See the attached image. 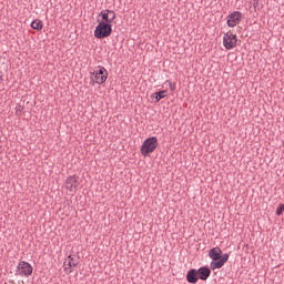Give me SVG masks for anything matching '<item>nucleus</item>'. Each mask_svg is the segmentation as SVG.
Returning <instances> with one entry per match:
<instances>
[{
    "label": "nucleus",
    "instance_id": "f257e3e1",
    "mask_svg": "<svg viewBox=\"0 0 284 284\" xmlns=\"http://www.w3.org/2000/svg\"><path fill=\"white\" fill-rule=\"evenodd\" d=\"M156 148H159V139L151 136L143 141L140 152L142 156H148V154H152Z\"/></svg>",
    "mask_w": 284,
    "mask_h": 284
},
{
    "label": "nucleus",
    "instance_id": "f03ea898",
    "mask_svg": "<svg viewBox=\"0 0 284 284\" xmlns=\"http://www.w3.org/2000/svg\"><path fill=\"white\" fill-rule=\"evenodd\" d=\"M112 34V24L99 22L94 30L95 39H108Z\"/></svg>",
    "mask_w": 284,
    "mask_h": 284
},
{
    "label": "nucleus",
    "instance_id": "7ed1b4c3",
    "mask_svg": "<svg viewBox=\"0 0 284 284\" xmlns=\"http://www.w3.org/2000/svg\"><path fill=\"white\" fill-rule=\"evenodd\" d=\"M94 77V83L103 85L108 81V70L104 67L99 65L93 72H90Z\"/></svg>",
    "mask_w": 284,
    "mask_h": 284
},
{
    "label": "nucleus",
    "instance_id": "20e7f679",
    "mask_svg": "<svg viewBox=\"0 0 284 284\" xmlns=\"http://www.w3.org/2000/svg\"><path fill=\"white\" fill-rule=\"evenodd\" d=\"M242 19H243V13L241 11H233L232 13L229 14L226 23L229 28H236V26L241 23Z\"/></svg>",
    "mask_w": 284,
    "mask_h": 284
},
{
    "label": "nucleus",
    "instance_id": "39448f33",
    "mask_svg": "<svg viewBox=\"0 0 284 284\" xmlns=\"http://www.w3.org/2000/svg\"><path fill=\"white\" fill-rule=\"evenodd\" d=\"M237 39H236V34L234 33H225L223 37V45L226 50H232L234 48H236V43H237Z\"/></svg>",
    "mask_w": 284,
    "mask_h": 284
},
{
    "label": "nucleus",
    "instance_id": "423d86ee",
    "mask_svg": "<svg viewBox=\"0 0 284 284\" xmlns=\"http://www.w3.org/2000/svg\"><path fill=\"white\" fill-rule=\"evenodd\" d=\"M32 265L26 261H21L18 264V274L19 276H32Z\"/></svg>",
    "mask_w": 284,
    "mask_h": 284
},
{
    "label": "nucleus",
    "instance_id": "0eeeda50",
    "mask_svg": "<svg viewBox=\"0 0 284 284\" xmlns=\"http://www.w3.org/2000/svg\"><path fill=\"white\" fill-rule=\"evenodd\" d=\"M78 185H79V176H77V175H70L65 180V189L69 192H71V194H75L77 193Z\"/></svg>",
    "mask_w": 284,
    "mask_h": 284
},
{
    "label": "nucleus",
    "instance_id": "6e6552de",
    "mask_svg": "<svg viewBox=\"0 0 284 284\" xmlns=\"http://www.w3.org/2000/svg\"><path fill=\"white\" fill-rule=\"evenodd\" d=\"M226 261H230V255L227 253L223 254L219 260H213L210 263V267L211 270H221V267L225 265Z\"/></svg>",
    "mask_w": 284,
    "mask_h": 284
},
{
    "label": "nucleus",
    "instance_id": "1a4fd4ad",
    "mask_svg": "<svg viewBox=\"0 0 284 284\" xmlns=\"http://www.w3.org/2000/svg\"><path fill=\"white\" fill-rule=\"evenodd\" d=\"M196 272L201 281H207V278H210V275L212 274V271L207 266H202Z\"/></svg>",
    "mask_w": 284,
    "mask_h": 284
},
{
    "label": "nucleus",
    "instance_id": "9d476101",
    "mask_svg": "<svg viewBox=\"0 0 284 284\" xmlns=\"http://www.w3.org/2000/svg\"><path fill=\"white\" fill-rule=\"evenodd\" d=\"M222 254H223V251L219 246L211 248L209 252V256L210 258H212V261H219L220 258L223 257Z\"/></svg>",
    "mask_w": 284,
    "mask_h": 284
},
{
    "label": "nucleus",
    "instance_id": "9b49d317",
    "mask_svg": "<svg viewBox=\"0 0 284 284\" xmlns=\"http://www.w3.org/2000/svg\"><path fill=\"white\" fill-rule=\"evenodd\" d=\"M197 274L199 273H197L196 268H192V270L187 271V273H186L187 283H192V284L199 283Z\"/></svg>",
    "mask_w": 284,
    "mask_h": 284
},
{
    "label": "nucleus",
    "instance_id": "f8f14e48",
    "mask_svg": "<svg viewBox=\"0 0 284 284\" xmlns=\"http://www.w3.org/2000/svg\"><path fill=\"white\" fill-rule=\"evenodd\" d=\"M68 260L69 261L67 263V266L64 267V272H67V274H72L74 272L73 267H77L78 263H77V261H74L72 255H69Z\"/></svg>",
    "mask_w": 284,
    "mask_h": 284
},
{
    "label": "nucleus",
    "instance_id": "ddd939ff",
    "mask_svg": "<svg viewBox=\"0 0 284 284\" xmlns=\"http://www.w3.org/2000/svg\"><path fill=\"white\" fill-rule=\"evenodd\" d=\"M100 17H102V21L100 23H108L109 26H111L112 20H110V13L106 10H102L100 12Z\"/></svg>",
    "mask_w": 284,
    "mask_h": 284
},
{
    "label": "nucleus",
    "instance_id": "4468645a",
    "mask_svg": "<svg viewBox=\"0 0 284 284\" xmlns=\"http://www.w3.org/2000/svg\"><path fill=\"white\" fill-rule=\"evenodd\" d=\"M168 97V90H162L152 94V99H155L156 102L161 101V99H165Z\"/></svg>",
    "mask_w": 284,
    "mask_h": 284
},
{
    "label": "nucleus",
    "instance_id": "2eb2a0df",
    "mask_svg": "<svg viewBox=\"0 0 284 284\" xmlns=\"http://www.w3.org/2000/svg\"><path fill=\"white\" fill-rule=\"evenodd\" d=\"M31 28L33 30H43V21L36 19L31 22Z\"/></svg>",
    "mask_w": 284,
    "mask_h": 284
},
{
    "label": "nucleus",
    "instance_id": "dca6fc26",
    "mask_svg": "<svg viewBox=\"0 0 284 284\" xmlns=\"http://www.w3.org/2000/svg\"><path fill=\"white\" fill-rule=\"evenodd\" d=\"M106 12H109V19L111 20V23H114V19H116V12L110 9H106Z\"/></svg>",
    "mask_w": 284,
    "mask_h": 284
},
{
    "label": "nucleus",
    "instance_id": "f3484780",
    "mask_svg": "<svg viewBox=\"0 0 284 284\" xmlns=\"http://www.w3.org/2000/svg\"><path fill=\"white\" fill-rule=\"evenodd\" d=\"M284 212V204H281L277 209H276V215L281 216V214H283Z\"/></svg>",
    "mask_w": 284,
    "mask_h": 284
},
{
    "label": "nucleus",
    "instance_id": "a211bd4d",
    "mask_svg": "<svg viewBox=\"0 0 284 284\" xmlns=\"http://www.w3.org/2000/svg\"><path fill=\"white\" fill-rule=\"evenodd\" d=\"M169 88L172 92H174V90H176V83L169 81Z\"/></svg>",
    "mask_w": 284,
    "mask_h": 284
},
{
    "label": "nucleus",
    "instance_id": "6ab92c4d",
    "mask_svg": "<svg viewBox=\"0 0 284 284\" xmlns=\"http://www.w3.org/2000/svg\"><path fill=\"white\" fill-rule=\"evenodd\" d=\"M257 6H258V0H254V2H253L254 10H256Z\"/></svg>",
    "mask_w": 284,
    "mask_h": 284
}]
</instances>
